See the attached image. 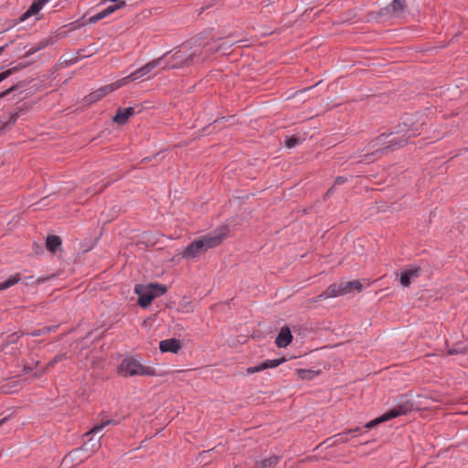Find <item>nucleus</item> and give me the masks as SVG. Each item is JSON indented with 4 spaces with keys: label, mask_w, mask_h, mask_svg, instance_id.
<instances>
[{
    "label": "nucleus",
    "mask_w": 468,
    "mask_h": 468,
    "mask_svg": "<svg viewBox=\"0 0 468 468\" xmlns=\"http://www.w3.org/2000/svg\"><path fill=\"white\" fill-rule=\"evenodd\" d=\"M49 0H37L32 3L28 10L23 14L21 20H26L30 16L37 15Z\"/></svg>",
    "instance_id": "nucleus-17"
},
{
    "label": "nucleus",
    "mask_w": 468,
    "mask_h": 468,
    "mask_svg": "<svg viewBox=\"0 0 468 468\" xmlns=\"http://www.w3.org/2000/svg\"><path fill=\"white\" fill-rule=\"evenodd\" d=\"M46 46L45 43H40L35 47L30 48L25 54V57H29L33 54H35L37 51L42 49Z\"/></svg>",
    "instance_id": "nucleus-25"
},
{
    "label": "nucleus",
    "mask_w": 468,
    "mask_h": 468,
    "mask_svg": "<svg viewBox=\"0 0 468 468\" xmlns=\"http://www.w3.org/2000/svg\"><path fill=\"white\" fill-rule=\"evenodd\" d=\"M388 7L394 16H399L405 8L404 0H392Z\"/></svg>",
    "instance_id": "nucleus-19"
},
{
    "label": "nucleus",
    "mask_w": 468,
    "mask_h": 468,
    "mask_svg": "<svg viewBox=\"0 0 468 468\" xmlns=\"http://www.w3.org/2000/svg\"><path fill=\"white\" fill-rule=\"evenodd\" d=\"M7 420V418H3L0 420V427Z\"/></svg>",
    "instance_id": "nucleus-35"
},
{
    "label": "nucleus",
    "mask_w": 468,
    "mask_h": 468,
    "mask_svg": "<svg viewBox=\"0 0 468 468\" xmlns=\"http://www.w3.org/2000/svg\"><path fill=\"white\" fill-rule=\"evenodd\" d=\"M24 371H25L26 373H28V372H30V371H31V368H30L28 366H25V367H24Z\"/></svg>",
    "instance_id": "nucleus-34"
},
{
    "label": "nucleus",
    "mask_w": 468,
    "mask_h": 468,
    "mask_svg": "<svg viewBox=\"0 0 468 468\" xmlns=\"http://www.w3.org/2000/svg\"><path fill=\"white\" fill-rule=\"evenodd\" d=\"M115 423L116 422L114 420H107L105 421H102L101 424L96 425L89 432H87V435L90 434V433H98L99 431H101L106 426H108L110 424H115Z\"/></svg>",
    "instance_id": "nucleus-23"
},
{
    "label": "nucleus",
    "mask_w": 468,
    "mask_h": 468,
    "mask_svg": "<svg viewBox=\"0 0 468 468\" xmlns=\"http://www.w3.org/2000/svg\"><path fill=\"white\" fill-rule=\"evenodd\" d=\"M278 463L277 456H271L262 461L257 462L255 465L251 468H271Z\"/></svg>",
    "instance_id": "nucleus-20"
},
{
    "label": "nucleus",
    "mask_w": 468,
    "mask_h": 468,
    "mask_svg": "<svg viewBox=\"0 0 468 468\" xmlns=\"http://www.w3.org/2000/svg\"><path fill=\"white\" fill-rule=\"evenodd\" d=\"M18 117H19V112H18L12 113L9 116L8 120L3 124V127H5V126H7L9 124H14L16 122Z\"/></svg>",
    "instance_id": "nucleus-26"
},
{
    "label": "nucleus",
    "mask_w": 468,
    "mask_h": 468,
    "mask_svg": "<svg viewBox=\"0 0 468 468\" xmlns=\"http://www.w3.org/2000/svg\"><path fill=\"white\" fill-rule=\"evenodd\" d=\"M7 45L0 47V56L3 54L4 50L5 49Z\"/></svg>",
    "instance_id": "nucleus-36"
},
{
    "label": "nucleus",
    "mask_w": 468,
    "mask_h": 468,
    "mask_svg": "<svg viewBox=\"0 0 468 468\" xmlns=\"http://www.w3.org/2000/svg\"><path fill=\"white\" fill-rule=\"evenodd\" d=\"M344 291L341 285V282L339 283H334L329 285L324 292H323L321 294L317 295L315 298H314V302L316 303L323 299H328V298H334L340 295H344Z\"/></svg>",
    "instance_id": "nucleus-9"
},
{
    "label": "nucleus",
    "mask_w": 468,
    "mask_h": 468,
    "mask_svg": "<svg viewBox=\"0 0 468 468\" xmlns=\"http://www.w3.org/2000/svg\"><path fill=\"white\" fill-rule=\"evenodd\" d=\"M413 409V403L411 400L404 397L399 403L393 409L388 410L383 415L370 420L364 427H356L354 429L346 430L341 433L334 436L335 442L344 443L348 441L352 437L358 436L363 433V429H372L377 425L388 421L391 419L406 415Z\"/></svg>",
    "instance_id": "nucleus-1"
},
{
    "label": "nucleus",
    "mask_w": 468,
    "mask_h": 468,
    "mask_svg": "<svg viewBox=\"0 0 468 468\" xmlns=\"http://www.w3.org/2000/svg\"><path fill=\"white\" fill-rule=\"evenodd\" d=\"M297 374L298 377L302 379H310L314 376L313 371L307 369H298Z\"/></svg>",
    "instance_id": "nucleus-24"
},
{
    "label": "nucleus",
    "mask_w": 468,
    "mask_h": 468,
    "mask_svg": "<svg viewBox=\"0 0 468 468\" xmlns=\"http://www.w3.org/2000/svg\"><path fill=\"white\" fill-rule=\"evenodd\" d=\"M164 58H165V56H162L156 59H154V60L146 63L144 66L141 67L140 69L132 72L130 75L122 78V80H125V85H126L128 82H130L132 80H138V79L147 75L148 73L153 71L155 68H157L161 65Z\"/></svg>",
    "instance_id": "nucleus-7"
},
{
    "label": "nucleus",
    "mask_w": 468,
    "mask_h": 468,
    "mask_svg": "<svg viewBox=\"0 0 468 468\" xmlns=\"http://www.w3.org/2000/svg\"><path fill=\"white\" fill-rule=\"evenodd\" d=\"M12 69L5 70L0 73V82L5 80L8 76H10Z\"/></svg>",
    "instance_id": "nucleus-29"
},
{
    "label": "nucleus",
    "mask_w": 468,
    "mask_h": 468,
    "mask_svg": "<svg viewBox=\"0 0 468 468\" xmlns=\"http://www.w3.org/2000/svg\"><path fill=\"white\" fill-rule=\"evenodd\" d=\"M101 446L100 439L93 440L90 439L88 441L84 442L83 445L79 448L71 451L65 458L63 462H67L68 459L74 461L79 457L80 452H85L90 456L92 452L98 451Z\"/></svg>",
    "instance_id": "nucleus-8"
},
{
    "label": "nucleus",
    "mask_w": 468,
    "mask_h": 468,
    "mask_svg": "<svg viewBox=\"0 0 468 468\" xmlns=\"http://www.w3.org/2000/svg\"><path fill=\"white\" fill-rule=\"evenodd\" d=\"M112 5H108L105 9L101 10V12L95 14L90 18V22H97L101 19H103L104 17L112 15L116 10L123 7L125 5V2L121 0L117 2H112Z\"/></svg>",
    "instance_id": "nucleus-10"
},
{
    "label": "nucleus",
    "mask_w": 468,
    "mask_h": 468,
    "mask_svg": "<svg viewBox=\"0 0 468 468\" xmlns=\"http://www.w3.org/2000/svg\"><path fill=\"white\" fill-rule=\"evenodd\" d=\"M341 285L345 294L353 292H361L363 285L358 280L350 281V282H341Z\"/></svg>",
    "instance_id": "nucleus-18"
},
{
    "label": "nucleus",
    "mask_w": 468,
    "mask_h": 468,
    "mask_svg": "<svg viewBox=\"0 0 468 468\" xmlns=\"http://www.w3.org/2000/svg\"><path fill=\"white\" fill-rule=\"evenodd\" d=\"M61 359L60 356H56L50 363L49 365H54L55 363H57L58 361H59Z\"/></svg>",
    "instance_id": "nucleus-33"
},
{
    "label": "nucleus",
    "mask_w": 468,
    "mask_h": 468,
    "mask_svg": "<svg viewBox=\"0 0 468 468\" xmlns=\"http://www.w3.org/2000/svg\"><path fill=\"white\" fill-rule=\"evenodd\" d=\"M54 329H55V327H44L43 329L38 330V331L33 333L32 335H41L44 332H50V331H53Z\"/></svg>",
    "instance_id": "nucleus-28"
},
{
    "label": "nucleus",
    "mask_w": 468,
    "mask_h": 468,
    "mask_svg": "<svg viewBox=\"0 0 468 468\" xmlns=\"http://www.w3.org/2000/svg\"><path fill=\"white\" fill-rule=\"evenodd\" d=\"M15 90V87H11L9 89H7L6 90H5L4 92L0 93V99L4 98L5 96H6L7 94H9L11 91H13Z\"/></svg>",
    "instance_id": "nucleus-30"
},
{
    "label": "nucleus",
    "mask_w": 468,
    "mask_h": 468,
    "mask_svg": "<svg viewBox=\"0 0 468 468\" xmlns=\"http://www.w3.org/2000/svg\"><path fill=\"white\" fill-rule=\"evenodd\" d=\"M284 361H285L284 358H282V359H268V360L261 363L258 366L248 367L247 368V373L248 374H254V373L262 371V370L267 369V368H274V367H277L278 366H280Z\"/></svg>",
    "instance_id": "nucleus-11"
},
{
    "label": "nucleus",
    "mask_w": 468,
    "mask_h": 468,
    "mask_svg": "<svg viewBox=\"0 0 468 468\" xmlns=\"http://www.w3.org/2000/svg\"><path fill=\"white\" fill-rule=\"evenodd\" d=\"M299 138L292 136L286 140L285 144L288 148H292L296 146L299 144Z\"/></svg>",
    "instance_id": "nucleus-27"
},
{
    "label": "nucleus",
    "mask_w": 468,
    "mask_h": 468,
    "mask_svg": "<svg viewBox=\"0 0 468 468\" xmlns=\"http://www.w3.org/2000/svg\"><path fill=\"white\" fill-rule=\"evenodd\" d=\"M195 53L184 58L180 52H176L173 55L174 62L170 65H165L164 69H178L187 66L192 62Z\"/></svg>",
    "instance_id": "nucleus-12"
},
{
    "label": "nucleus",
    "mask_w": 468,
    "mask_h": 468,
    "mask_svg": "<svg viewBox=\"0 0 468 468\" xmlns=\"http://www.w3.org/2000/svg\"><path fill=\"white\" fill-rule=\"evenodd\" d=\"M181 343L176 338L162 340L159 343V348L163 353L170 352L176 354L181 349Z\"/></svg>",
    "instance_id": "nucleus-13"
},
{
    "label": "nucleus",
    "mask_w": 468,
    "mask_h": 468,
    "mask_svg": "<svg viewBox=\"0 0 468 468\" xmlns=\"http://www.w3.org/2000/svg\"><path fill=\"white\" fill-rule=\"evenodd\" d=\"M46 245L50 251L55 252L61 245V239L58 236H48L47 238Z\"/></svg>",
    "instance_id": "nucleus-21"
},
{
    "label": "nucleus",
    "mask_w": 468,
    "mask_h": 468,
    "mask_svg": "<svg viewBox=\"0 0 468 468\" xmlns=\"http://www.w3.org/2000/svg\"><path fill=\"white\" fill-rule=\"evenodd\" d=\"M463 351L459 348H452V349H449L448 350V354L449 355H454V354H459V353H462Z\"/></svg>",
    "instance_id": "nucleus-31"
},
{
    "label": "nucleus",
    "mask_w": 468,
    "mask_h": 468,
    "mask_svg": "<svg viewBox=\"0 0 468 468\" xmlns=\"http://www.w3.org/2000/svg\"><path fill=\"white\" fill-rule=\"evenodd\" d=\"M292 340L291 330L288 327H282L275 339V344L278 347H286Z\"/></svg>",
    "instance_id": "nucleus-16"
},
{
    "label": "nucleus",
    "mask_w": 468,
    "mask_h": 468,
    "mask_svg": "<svg viewBox=\"0 0 468 468\" xmlns=\"http://www.w3.org/2000/svg\"><path fill=\"white\" fill-rule=\"evenodd\" d=\"M331 192H332V189H329V190L327 191L326 195H330V194H331Z\"/></svg>",
    "instance_id": "nucleus-37"
},
{
    "label": "nucleus",
    "mask_w": 468,
    "mask_h": 468,
    "mask_svg": "<svg viewBox=\"0 0 468 468\" xmlns=\"http://www.w3.org/2000/svg\"><path fill=\"white\" fill-rule=\"evenodd\" d=\"M20 281L19 274H15L8 278L4 282H0V292L16 284Z\"/></svg>",
    "instance_id": "nucleus-22"
},
{
    "label": "nucleus",
    "mask_w": 468,
    "mask_h": 468,
    "mask_svg": "<svg viewBox=\"0 0 468 468\" xmlns=\"http://www.w3.org/2000/svg\"><path fill=\"white\" fill-rule=\"evenodd\" d=\"M134 292L138 295V304L146 308L154 298L166 292V287L159 283L137 284Z\"/></svg>",
    "instance_id": "nucleus-5"
},
{
    "label": "nucleus",
    "mask_w": 468,
    "mask_h": 468,
    "mask_svg": "<svg viewBox=\"0 0 468 468\" xmlns=\"http://www.w3.org/2000/svg\"><path fill=\"white\" fill-rule=\"evenodd\" d=\"M135 114V109L133 107H128L123 109H119L113 117V121L122 125L128 122L130 117Z\"/></svg>",
    "instance_id": "nucleus-15"
},
{
    "label": "nucleus",
    "mask_w": 468,
    "mask_h": 468,
    "mask_svg": "<svg viewBox=\"0 0 468 468\" xmlns=\"http://www.w3.org/2000/svg\"><path fill=\"white\" fill-rule=\"evenodd\" d=\"M118 372L126 378L156 375L154 368L150 366L142 364L139 360L133 357H126L122 359L118 367Z\"/></svg>",
    "instance_id": "nucleus-4"
},
{
    "label": "nucleus",
    "mask_w": 468,
    "mask_h": 468,
    "mask_svg": "<svg viewBox=\"0 0 468 468\" xmlns=\"http://www.w3.org/2000/svg\"><path fill=\"white\" fill-rule=\"evenodd\" d=\"M394 135L393 133H382L375 140V146H382L381 151L388 148H399L406 145L411 137L420 134L419 127L414 126L410 120L399 125V130Z\"/></svg>",
    "instance_id": "nucleus-2"
},
{
    "label": "nucleus",
    "mask_w": 468,
    "mask_h": 468,
    "mask_svg": "<svg viewBox=\"0 0 468 468\" xmlns=\"http://www.w3.org/2000/svg\"><path fill=\"white\" fill-rule=\"evenodd\" d=\"M125 85V80H119L113 83L105 85L103 87L99 88L98 90L90 92L88 96L84 98V101L87 104L94 103L103 97H105L107 94L120 89L121 87Z\"/></svg>",
    "instance_id": "nucleus-6"
},
{
    "label": "nucleus",
    "mask_w": 468,
    "mask_h": 468,
    "mask_svg": "<svg viewBox=\"0 0 468 468\" xmlns=\"http://www.w3.org/2000/svg\"><path fill=\"white\" fill-rule=\"evenodd\" d=\"M227 236L225 229H218L213 233L207 234L189 244L182 253L184 259H194L208 249L219 245Z\"/></svg>",
    "instance_id": "nucleus-3"
},
{
    "label": "nucleus",
    "mask_w": 468,
    "mask_h": 468,
    "mask_svg": "<svg viewBox=\"0 0 468 468\" xmlns=\"http://www.w3.org/2000/svg\"><path fill=\"white\" fill-rule=\"evenodd\" d=\"M420 268L417 266L404 271L400 275V283L404 287H408L410 284L411 280L420 276Z\"/></svg>",
    "instance_id": "nucleus-14"
},
{
    "label": "nucleus",
    "mask_w": 468,
    "mask_h": 468,
    "mask_svg": "<svg viewBox=\"0 0 468 468\" xmlns=\"http://www.w3.org/2000/svg\"><path fill=\"white\" fill-rule=\"evenodd\" d=\"M346 178L343 176H339L335 179V185H340L346 182Z\"/></svg>",
    "instance_id": "nucleus-32"
}]
</instances>
